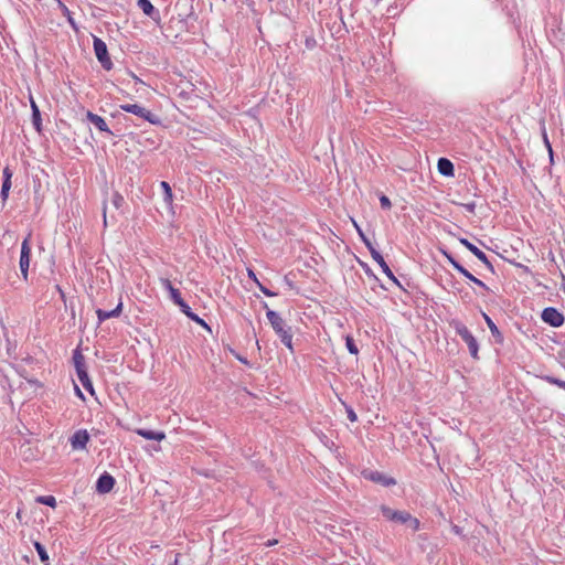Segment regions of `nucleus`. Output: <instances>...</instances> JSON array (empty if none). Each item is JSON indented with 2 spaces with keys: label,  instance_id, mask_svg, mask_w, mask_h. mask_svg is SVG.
<instances>
[{
  "label": "nucleus",
  "instance_id": "0eeeda50",
  "mask_svg": "<svg viewBox=\"0 0 565 565\" xmlns=\"http://www.w3.org/2000/svg\"><path fill=\"white\" fill-rule=\"evenodd\" d=\"M541 317L545 323L555 328L561 327L565 320L563 313L553 307L545 308Z\"/></svg>",
  "mask_w": 565,
  "mask_h": 565
},
{
  "label": "nucleus",
  "instance_id": "c03bdc74",
  "mask_svg": "<svg viewBox=\"0 0 565 565\" xmlns=\"http://www.w3.org/2000/svg\"><path fill=\"white\" fill-rule=\"evenodd\" d=\"M66 17H67V20H68L70 24H71L73 28H75V23H74L73 18L71 17V14H70V15H66Z\"/></svg>",
  "mask_w": 565,
  "mask_h": 565
},
{
  "label": "nucleus",
  "instance_id": "dca6fc26",
  "mask_svg": "<svg viewBox=\"0 0 565 565\" xmlns=\"http://www.w3.org/2000/svg\"><path fill=\"white\" fill-rule=\"evenodd\" d=\"M160 282H161L162 287L166 288L170 292L171 299L173 300V302L175 305L180 300H182V297H181V294H180L179 289L174 288L173 285L171 284V281L168 278H161Z\"/></svg>",
  "mask_w": 565,
  "mask_h": 565
},
{
  "label": "nucleus",
  "instance_id": "9d476101",
  "mask_svg": "<svg viewBox=\"0 0 565 565\" xmlns=\"http://www.w3.org/2000/svg\"><path fill=\"white\" fill-rule=\"evenodd\" d=\"M114 484H115V479L110 475L105 473L98 478L97 484H96V490L99 493H108L114 488Z\"/></svg>",
  "mask_w": 565,
  "mask_h": 565
},
{
  "label": "nucleus",
  "instance_id": "e433bc0d",
  "mask_svg": "<svg viewBox=\"0 0 565 565\" xmlns=\"http://www.w3.org/2000/svg\"><path fill=\"white\" fill-rule=\"evenodd\" d=\"M445 256L449 260V263L454 266V268L457 270V265H460L454 257H451L449 254L445 253Z\"/></svg>",
  "mask_w": 565,
  "mask_h": 565
},
{
  "label": "nucleus",
  "instance_id": "4be33fe9",
  "mask_svg": "<svg viewBox=\"0 0 565 565\" xmlns=\"http://www.w3.org/2000/svg\"><path fill=\"white\" fill-rule=\"evenodd\" d=\"M35 500H36L38 503L45 504V505H49L51 508H55L56 507V499L53 495H40Z\"/></svg>",
  "mask_w": 565,
  "mask_h": 565
},
{
  "label": "nucleus",
  "instance_id": "ea45409f",
  "mask_svg": "<svg viewBox=\"0 0 565 565\" xmlns=\"http://www.w3.org/2000/svg\"><path fill=\"white\" fill-rule=\"evenodd\" d=\"M277 543H278V540H276V539L268 540V541L265 543V546L270 547V546L276 545Z\"/></svg>",
  "mask_w": 565,
  "mask_h": 565
},
{
  "label": "nucleus",
  "instance_id": "c756f323",
  "mask_svg": "<svg viewBox=\"0 0 565 565\" xmlns=\"http://www.w3.org/2000/svg\"><path fill=\"white\" fill-rule=\"evenodd\" d=\"M11 188V180H10V175H8V178H6V180L3 181L2 183V188H1V195L6 199L8 196V192Z\"/></svg>",
  "mask_w": 565,
  "mask_h": 565
},
{
  "label": "nucleus",
  "instance_id": "423d86ee",
  "mask_svg": "<svg viewBox=\"0 0 565 565\" xmlns=\"http://www.w3.org/2000/svg\"><path fill=\"white\" fill-rule=\"evenodd\" d=\"M31 234H29L22 242L21 245V255H20V269L24 279L28 278V270L30 266V256H31V243H30Z\"/></svg>",
  "mask_w": 565,
  "mask_h": 565
},
{
  "label": "nucleus",
  "instance_id": "39448f33",
  "mask_svg": "<svg viewBox=\"0 0 565 565\" xmlns=\"http://www.w3.org/2000/svg\"><path fill=\"white\" fill-rule=\"evenodd\" d=\"M94 51L103 67L109 71L113 67V62L108 55L107 45L102 39L97 36H94Z\"/></svg>",
  "mask_w": 565,
  "mask_h": 565
},
{
  "label": "nucleus",
  "instance_id": "473e14b6",
  "mask_svg": "<svg viewBox=\"0 0 565 565\" xmlns=\"http://www.w3.org/2000/svg\"><path fill=\"white\" fill-rule=\"evenodd\" d=\"M360 237L361 239L363 241V243L366 245V247L369 248L370 253L372 254V248H374V246L372 245L371 241L365 236V234L363 233V231H360Z\"/></svg>",
  "mask_w": 565,
  "mask_h": 565
},
{
  "label": "nucleus",
  "instance_id": "aec40b11",
  "mask_svg": "<svg viewBox=\"0 0 565 565\" xmlns=\"http://www.w3.org/2000/svg\"><path fill=\"white\" fill-rule=\"evenodd\" d=\"M457 270L463 275L466 278H468L470 281H472L473 284H476L477 286L488 290L489 288L487 287V285L478 279L477 277H475L470 271H468L462 265H457Z\"/></svg>",
  "mask_w": 565,
  "mask_h": 565
},
{
  "label": "nucleus",
  "instance_id": "9b49d317",
  "mask_svg": "<svg viewBox=\"0 0 565 565\" xmlns=\"http://www.w3.org/2000/svg\"><path fill=\"white\" fill-rule=\"evenodd\" d=\"M459 242L468 249L470 250L479 260H481L484 265L491 266V263L489 262L487 255L479 249L477 246H475L472 243H470L467 238H460Z\"/></svg>",
  "mask_w": 565,
  "mask_h": 565
},
{
  "label": "nucleus",
  "instance_id": "f704fd0d",
  "mask_svg": "<svg viewBox=\"0 0 565 565\" xmlns=\"http://www.w3.org/2000/svg\"><path fill=\"white\" fill-rule=\"evenodd\" d=\"M247 276L257 285L259 284L260 281L258 280L256 274L254 273L253 269L248 268L247 269Z\"/></svg>",
  "mask_w": 565,
  "mask_h": 565
},
{
  "label": "nucleus",
  "instance_id": "cd10ccee",
  "mask_svg": "<svg viewBox=\"0 0 565 565\" xmlns=\"http://www.w3.org/2000/svg\"><path fill=\"white\" fill-rule=\"evenodd\" d=\"M345 345L349 350L350 353L352 354H358L359 353V350H358V347L355 345L353 339L351 337H347L345 339Z\"/></svg>",
  "mask_w": 565,
  "mask_h": 565
},
{
  "label": "nucleus",
  "instance_id": "c9c22d12",
  "mask_svg": "<svg viewBox=\"0 0 565 565\" xmlns=\"http://www.w3.org/2000/svg\"><path fill=\"white\" fill-rule=\"evenodd\" d=\"M58 7L61 8V10L65 17L70 15L71 11L62 1H58Z\"/></svg>",
  "mask_w": 565,
  "mask_h": 565
},
{
  "label": "nucleus",
  "instance_id": "c85d7f7f",
  "mask_svg": "<svg viewBox=\"0 0 565 565\" xmlns=\"http://www.w3.org/2000/svg\"><path fill=\"white\" fill-rule=\"evenodd\" d=\"M544 380L550 384L556 385V386L565 390V381H562V380L553 377V376H545Z\"/></svg>",
  "mask_w": 565,
  "mask_h": 565
},
{
  "label": "nucleus",
  "instance_id": "f03ea898",
  "mask_svg": "<svg viewBox=\"0 0 565 565\" xmlns=\"http://www.w3.org/2000/svg\"><path fill=\"white\" fill-rule=\"evenodd\" d=\"M381 512L383 516L388 521L408 524L414 532L419 530V520L406 511H397L391 509L390 507L382 505Z\"/></svg>",
  "mask_w": 565,
  "mask_h": 565
},
{
  "label": "nucleus",
  "instance_id": "37998d69",
  "mask_svg": "<svg viewBox=\"0 0 565 565\" xmlns=\"http://www.w3.org/2000/svg\"><path fill=\"white\" fill-rule=\"evenodd\" d=\"M66 17H67V20H68L70 24H71L73 28H75V23H74L73 18L71 17V14H70V15H66Z\"/></svg>",
  "mask_w": 565,
  "mask_h": 565
},
{
  "label": "nucleus",
  "instance_id": "b1692460",
  "mask_svg": "<svg viewBox=\"0 0 565 565\" xmlns=\"http://www.w3.org/2000/svg\"><path fill=\"white\" fill-rule=\"evenodd\" d=\"M73 361H74L75 369H81V367L86 366L85 358L78 350H75L74 355H73Z\"/></svg>",
  "mask_w": 565,
  "mask_h": 565
},
{
  "label": "nucleus",
  "instance_id": "a211bd4d",
  "mask_svg": "<svg viewBox=\"0 0 565 565\" xmlns=\"http://www.w3.org/2000/svg\"><path fill=\"white\" fill-rule=\"evenodd\" d=\"M437 168L440 174L450 177L454 175V164L446 158H440L437 162Z\"/></svg>",
  "mask_w": 565,
  "mask_h": 565
},
{
  "label": "nucleus",
  "instance_id": "412c9836",
  "mask_svg": "<svg viewBox=\"0 0 565 565\" xmlns=\"http://www.w3.org/2000/svg\"><path fill=\"white\" fill-rule=\"evenodd\" d=\"M137 4L138 8L142 10V12L148 17H151L156 11L154 7L149 0H138Z\"/></svg>",
  "mask_w": 565,
  "mask_h": 565
},
{
  "label": "nucleus",
  "instance_id": "a19ab883",
  "mask_svg": "<svg viewBox=\"0 0 565 565\" xmlns=\"http://www.w3.org/2000/svg\"><path fill=\"white\" fill-rule=\"evenodd\" d=\"M352 224L354 226V228L356 230V232L360 234V231H362V228L360 227V225L356 223L355 220L352 218Z\"/></svg>",
  "mask_w": 565,
  "mask_h": 565
},
{
  "label": "nucleus",
  "instance_id": "bb28decb",
  "mask_svg": "<svg viewBox=\"0 0 565 565\" xmlns=\"http://www.w3.org/2000/svg\"><path fill=\"white\" fill-rule=\"evenodd\" d=\"M111 203L116 209H120L125 203V199L120 193L115 192L111 198Z\"/></svg>",
  "mask_w": 565,
  "mask_h": 565
},
{
  "label": "nucleus",
  "instance_id": "2f4dec72",
  "mask_svg": "<svg viewBox=\"0 0 565 565\" xmlns=\"http://www.w3.org/2000/svg\"><path fill=\"white\" fill-rule=\"evenodd\" d=\"M380 203L383 209L390 210L392 206L391 200L386 195L380 198Z\"/></svg>",
  "mask_w": 565,
  "mask_h": 565
},
{
  "label": "nucleus",
  "instance_id": "f3484780",
  "mask_svg": "<svg viewBox=\"0 0 565 565\" xmlns=\"http://www.w3.org/2000/svg\"><path fill=\"white\" fill-rule=\"evenodd\" d=\"M76 374H77L79 382L85 387V390L89 391L93 394L94 390H93V384H92L88 373H87V366L76 369Z\"/></svg>",
  "mask_w": 565,
  "mask_h": 565
},
{
  "label": "nucleus",
  "instance_id": "20e7f679",
  "mask_svg": "<svg viewBox=\"0 0 565 565\" xmlns=\"http://www.w3.org/2000/svg\"><path fill=\"white\" fill-rule=\"evenodd\" d=\"M120 109L134 114L145 120H147L150 124L158 125L160 124V119L157 115L152 114L147 108L138 105V104H122L120 105Z\"/></svg>",
  "mask_w": 565,
  "mask_h": 565
},
{
  "label": "nucleus",
  "instance_id": "f257e3e1",
  "mask_svg": "<svg viewBox=\"0 0 565 565\" xmlns=\"http://www.w3.org/2000/svg\"><path fill=\"white\" fill-rule=\"evenodd\" d=\"M266 317L276 334L280 338L281 342L292 353L295 350L292 344L291 329L286 328L284 319L274 310L267 309Z\"/></svg>",
  "mask_w": 565,
  "mask_h": 565
},
{
  "label": "nucleus",
  "instance_id": "79ce46f5",
  "mask_svg": "<svg viewBox=\"0 0 565 565\" xmlns=\"http://www.w3.org/2000/svg\"><path fill=\"white\" fill-rule=\"evenodd\" d=\"M75 391H76L77 396H79L81 398L84 399V395H83L82 391L78 388V386H75Z\"/></svg>",
  "mask_w": 565,
  "mask_h": 565
},
{
  "label": "nucleus",
  "instance_id": "2eb2a0df",
  "mask_svg": "<svg viewBox=\"0 0 565 565\" xmlns=\"http://www.w3.org/2000/svg\"><path fill=\"white\" fill-rule=\"evenodd\" d=\"M136 433L148 440L161 441L166 438V434L163 431H152L143 428H138L136 429Z\"/></svg>",
  "mask_w": 565,
  "mask_h": 565
},
{
  "label": "nucleus",
  "instance_id": "6ab92c4d",
  "mask_svg": "<svg viewBox=\"0 0 565 565\" xmlns=\"http://www.w3.org/2000/svg\"><path fill=\"white\" fill-rule=\"evenodd\" d=\"M30 104H31V109H32L33 125H34L36 131L40 132L41 131V114H40V109L32 96L30 97Z\"/></svg>",
  "mask_w": 565,
  "mask_h": 565
},
{
  "label": "nucleus",
  "instance_id": "7c9ffc66",
  "mask_svg": "<svg viewBox=\"0 0 565 565\" xmlns=\"http://www.w3.org/2000/svg\"><path fill=\"white\" fill-rule=\"evenodd\" d=\"M370 479L373 481L383 482L385 484H394L395 481L393 479L385 481L380 473H371Z\"/></svg>",
  "mask_w": 565,
  "mask_h": 565
},
{
  "label": "nucleus",
  "instance_id": "6e6552de",
  "mask_svg": "<svg viewBox=\"0 0 565 565\" xmlns=\"http://www.w3.org/2000/svg\"><path fill=\"white\" fill-rule=\"evenodd\" d=\"M88 441H89V435L86 429H79V430L75 431L74 435L70 438V443H71L73 450L85 449Z\"/></svg>",
  "mask_w": 565,
  "mask_h": 565
},
{
  "label": "nucleus",
  "instance_id": "49530a36",
  "mask_svg": "<svg viewBox=\"0 0 565 565\" xmlns=\"http://www.w3.org/2000/svg\"><path fill=\"white\" fill-rule=\"evenodd\" d=\"M3 173H4L6 178H8V175H10V177H11V173L9 172V169H8V168H6V169H4Z\"/></svg>",
  "mask_w": 565,
  "mask_h": 565
},
{
  "label": "nucleus",
  "instance_id": "a878e982",
  "mask_svg": "<svg viewBox=\"0 0 565 565\" xmlns=\"http://www.w3.org/2000/svg\"><path fill=\"white\" fill-rule=\"evenodd\" d=\"M160 185L163 189L164 201L168 202L169 204L172 203L173 195H172V190H171L169 183L166 181H162Z\"/></svg>",
  "mask_w": 565,
  "mask_h": 565
},
{
  "label": "nucleus",
  "instance_id": "393cba45",
  "mask_svg": "<svg viewBox=\"0 0 565 565\" xmlns=\"http://www.w3.org/2000/svg\"><path fill=\"white\" fill-rule=\"evenodd\" d=\"M483 318L486 320V323L487 326L489 327L491 333L493 337H500L501 333L498 329V327L494 324V322L491 320V318L487 315V313H483Z\"/></svg>",
  "mask_w": 565,
  "mask_h": 565
},
{
  "label": "nucleus",
  "instance_id": "f8f14e48",
  "mask_svg": "<svg viewBox=\"0 0 565 565\" xmlns=\"http://www.w3.org/2000/svg\"><path fill=\"white\" fill-rule=\"evenodd\" d=\"M86 118L99 130V131H103V132H108L109 135H111V131L108 127V125L106 124L105 119L103 117H100L99 115H96L92 111H87L86 113Z\"/></svg>",
  "mask_w": 565,
  "mask_h": 565
},
{
  "label": "nucleus",
  "instance_id": "5701e85b",
  "mask_svg": "<svg viewBox=\"0 0 565 565\" xmlns=\"http://www.w3.org/2000/svg\"><path fill=\"white\" fill-rule=\"evenodd\" d=\"M34 548L38 552L39 557L43 563L49 562V554H47L45 547L40 542H34Z\"/></svg>",
  "mask_w": 565,
  "mask_h": 565
},
{
  "label": "nucleus",
  "instance_id": "72a5a7b5",
  "mask_svg": "<svg viewBox=\"0 0 565 565\" xmlns=\"http://www.w3.org/2000/svg\"><path fill=\"white\" fill-rule=\"evenodd\" d=\"M257 287L259 288V290L267 297H275L277 296L276 292L269 290L268 288H266L265 286H263L260 282L257 284Z\"/></svg>",
  "mask_w": 565,
  "mask_h": 565
},
{
  "label": "nucleus",
  "instance_id": "1a4fd4ad",
  "mask_svg": "<svg viewBox=\"0 0 565 565\" xmlns=\"http://www.w3.org/2000/svg\"><path fill=\"white\" fill-rule=\"evenodd\" d=\"M371 256H372L373 260L381 267V269L385 274V276L388 279H391L392 281L397 284L398 281H397L396 277L394 276L393 271L391 270V268L384 260L383 256L375 248H372Z\"/></svg>",
  "mask_w": 565,
  "mask_h": 565
},
{
  "label": "nucleus",
  "instance_id": "7ed1b4c3",
  "mask_svg": "<svg viewBox=\"0 0 565 565\" xmlns=\"http://www.w3.org/2000/svg\"><path fill=\"white\" fill-rule=\"evenodd\" d=\"M450 324L455 328L456 332L461 337V339L467 343L471 356L476 360L479 359L478 342L476 338L471 334V332L468 330V328L458 320H454Z\"/></svg>",
  "mask_w": 565,
  "mask_h": 565
},
{
  "label": "nucleus",
  "instance_id": "58836bf2",
  "mask_svg": "<svg viewBox=\"0 0 565 565\" xmlns=\"http://www.w3.org/2000/svg\"><path fill=\"white\" fill-rule=\"evenodd\" d=\"M106 212H107V206H106V204H104V207H103V216H104L103 223H104V227H107V225H108Z\"/></svg>",
  "mask_w": 565,
  "mask_h": 565
},
{
  "label": "nucleus",
  "instance_id": "4468645a",
  "mask_svg": "<svg viewBox=\"0 0 565 565\" xmlns=\"http://www.w3.org/2000/svg\"><path fill=\"white\" fill-rule=\"evenodd\" d=\"M177 306L180 307L181 311L188 317L190 318L192 321L196 322L198 324L204 327V328H209L206 322L201 319L198 315H195L194 312H192L191 308L184 302V300H180Z\"/></svg>",
  "mask_w": 565,
  "mask_h": 565
},
{
  "label": "nucleus",
  "instance_id": "4c0bfd02",
  "mask_svg": "<svg viewBox=\"0 0 565 565\" xmlns=\"http://www.w3.org/2000/svg\"><path fill=\"white\" fill-rule=\"evenodd\" d=\"M348 418L351 420V422H356L358 417H356V414L354 413L353 409H348Z\"/></svg>",
  "mask_w": 565,
  "mask_h": 565
},
{
  "label": "nucleus",
  "instance_id": "a18cd8bd",
  "mask_svg": "<svg viewBox=\"0 0 565 565\" xmlns=\"http://www.w3.org/2000/svg\"><path fill=\"white\" fill-rule=\"evenodd\" d=\"M180 554H177L174 562L171 565H179Z\"/></svg>",
  "mask_w": 565,
  "mask_h": 565
},
{
  "label": "nucleus",
  "instance_id": "ddd939ff",
  "mask_svg": "<svg viewBox=\"0 0 565 565\" xmlns=\"http://www.w3.org/2000/svg\"><path fill=\"white\" fill-rule=\"evenodd\" d=\"M121 311H122V302L119 301V303L117 305V307L115 309H113L110 311L97 309L96 315H97L99 323H102L103 321H105L107 319L119 317L121 315Z\"/></svg>",
  "mask_w": 565,
  "mask_h": 565
}]
</instances>
